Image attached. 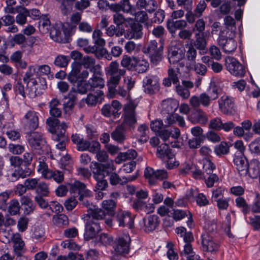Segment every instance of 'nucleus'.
<instances>
[{"mask_svg":"<svg viewBox=\"0 0 260 260\" xmlns=\"http://www.w3.org/2000/svg\"><path fill=\"white\" fill-rule=\"evenodd\" d=\"M49 112L51 116L46 121L48 131L52 134V139L57 143L55 145L56 148L63 151L66 149V143L68 140V137L65 135L68 126L65 122L59 124V121L57 119L61 115V108H51Z\"/></svg>","mask_w":260,"mask_h":260,"instance_id":"nucleus-1","label":"nucleus"},{"mask_svg":"<svg viewBox=\"0 0 260 260\" xmlns=\"http://www.w3.org/2000/svg\"><path fill=\"white\" fill-rule=\"evenodd\" d=\"M88 218L86 220L84 239L86 241L93 239L101 231L99 220L102 219L105 216V213L101 208H90L88 210Z\"/></svg>","mask_w":260,"mask_h":260,"instance_id":"nucleus-2","label":"nucleus"},{"mask_svg":"<svg viewBox=\"0 0 260 260\" xmlns=\"http://www.w3.org/2000/svg\"><path fill=\"white\" fill-rule=\"evenodd\" d=\"M122 34L127 39H138L142 37L143 26L138 22H133L130 18H125L122 14Z\"/></svg>","mask_w":260,"mask_h":260,"instance_id":"nucleus-3","label":"nucleus"},{"mask_svg":"<svg viewBox=\"0 0 260 260\" xmlns=\"http://www.w3.org/2000/svg\"><path fill=\"white\" fill-rule=\"evenodd\" d=\"M163 48L162 43L152 40L143 47L142 51L149 57L151 63L156 66L162 59Z\"/></svg>","mask_w":260,"mask_h":260,"instance_id":"nucleus-4","label":"nucleus"},{"mask_svg":"<svg viewBox=\"0 0 260 260\" xmlns=\"http://www.w3.org/2000/svg\"><path fill=\"white\" fill-rule=\"evenodd\" d=\"M137 105L133 102H129L125 106L124 118L121 124L126 129H134L137 119L135 109Z\"/></svg>","mask_w":260,"mask_h":260,"instance_id":"nucleus-5","label":"nucleus"},{"mask_svg":"<svg viewBox=\"0 0 260 260\" xmlns=\"http://www.w3.org/2000/svg\"><path fill=\"white\" fill-rule=\"evenodd\" d=\"M161 107V113L166 116L165 126L167 127L175 122L174 113L178 107V104L174 100L167 99L162 102Z\"/></svg>","mask_w":260,"mask_h":260,"instance_id":"nucleus-6","label":"nucleus"},{"mask_svg":"<svg viewBox=\"0 0 260 260\" xmlns=\"http://www.w3.org/2000/svg\"><path fill=\"white\" fill-rule=\"evenodd\" d=\"M234 37L230 34L229 37H227L224 35L223 31L221 32L219 35L218 39V45L222 47L225 52L230 53L236 50L237 43L234 40Z\"/></svg>","mask_w":260,"mask_h":260,"instance_id":"nucleus-7","label":"nucleus"},{"mask_svg":"<svg viewBox=\"0 0 260 260\" xmlns=\"http://www.w3.org/2000/svg\"><path fill=\"white\" fill-rule=\"evenodd\" d=\"M28 142L32 149L45 150L47 145L46 141L42 133H31L28 137Z\"/></svg>","mask_w":260,"mask_h":260,"instance_id":"nucleus-8","label":"nucleus"},{"mask_svg":"<svg viewBox=\"0 0 260 260\" xmlns=\"http://www.w3.org/2000/svg\"><path fill=\"white\" fill-rule=\"evenodd\" d=\"M225 66L227 70L233 76L242 77L245 74L244 67L235 58L229 57L226 59Z\"/></svg>","mask_w":260,"mask_h":260,"instance_id":"nucleus-9","label":"nucleus"},{"mask_svg":"<svg viewBox=\"0 0 260 260\" xmlns=\"http://www.w3.org/2000/svg\"><path fill=\"white\" fill-rule=\"evenodd\" d=\"M113 22L116 25H111L106 29V34L109 37L115 36L116 37L122 36V14L120 13H115L113 16Z\"/></svg>","mask_w":260,"mask_h":260,"instance_id":"nucleus-10","label":"nucleus"},{"mask_svg":"<svg viewBox=\"0 0 260 260\" xmlns=\"http://www.w3.org/2000/svg\"><path fill=\"white\" fill-rule=\"evenodd\" d=\"M131 238L127 235H123L115 241L114 249L116 252L119 254H127L129 250Z\"/></svg>","mask_w":260,"mask_h":260,"instance_id":"nucleus-11","label":"nucleus"},{"mask_svg":"<svg viewBox=\"0 0 260 260\" xmlns=\"http://www.w3.org/2000/svg\"><path fill=\"white\" fill-rule=\"evenodd\" d=\"M159 78L154 75L146 76L143 81V87L145 93L153 94L158 90Z\"/></svg>","mask_w":260,"mask_h":260,"instance_id":"nucleus-12","label":"nucleus"},{"mask_svg":"<svg viewBox=\"0 0 260 260\" xmlns=\"http://www.w3.org/2000/svg\"><path fill=\"white\" fill-rule=\"evenodd\" d=\"M201 239L202 250L203 251L214 252L218 251V244L213 240V237L208 233H203Z\"/></svg>","mask_w":260,"mask_h":260,"instance_id":"nucleus-13","label":"nucleus"},{"mask_svg":"<svg viewBox=\"0 0 260 260\" xmlns=\"http://www.w3.org/2000/svg\"><path fill=\"white\" fill-rule=\"evenodd\" d=\"M95 45L91 46H88L84 49V51L87 53H94L100 52L102 55H105V57L110 60L111 58L110 54L108 53L107 50L104 48L103 47L105 45V41L102 38H98L94 40Z\"/></svg>","mask_w":260,"mask_h":260,"instance_id":"nucleus-14","label":"nucleus"},{"mask_svg":"<svg viewBox=\"0 0 260 260\" xmlns=\"http://www.w3.org/2000/svg\"><path fill=\"white\" fill-rule=\"evenodd\" d=\"M220 111L224 114L231 115L235 111L233 99L227 95H223L218 101Z\"/></svg>","mask_w":260,"mask_h":260,"instance_id":"nucleus-15","label":"nucleus"},{"mask_svg":"<svg viewBox=\"0 0 260 260\" xmlns=\"http://www.w3.org/2000/svg\"><path fill=\"white\" fill-rule=\"evenodd\" d=\"M233 162L238 173L242 176L247 175L249 163L245 156L243 155H235Z\"/></svg>","mask_w":260,"mask_h":260,"instance_id":"nucleus-16","label":"nucleus"},{"mask_svg":"<svg viewBox=\"0 0 260 260\" xmlns=\"http://www.w3.org/2000/svg\"><path fill=\"white\" fill-rule=\"evenodd\" d=\"M210 104L209 95L206 92L202 93L199 95H193L189 99V104L193 109H199L201 105L208 107Z\"/></svg>","mask_w":260,"mask_h":260,"instance_id":"nucleus-17","label":"nucleus"},{"mask_svg":"<svg viewBox=\"0 0 260 260\" xmlns=\"http://www.w3.org/2000/svg\"><path fill=\"white\" fill-rule=\"evenodd\" d=\"M210 104L209 95L206 92L202 93L199 95H193L189 99V104L193 109H199L201 105L208 107Z\"/></svg>","mask_w":260,"mask_h":260,"instance_id":"nucleus-18","label":"nucleus"},{"mask_svg":"<svg viewBox=\"0 0 260 260\" xmlns=\"http://www.w3.org/2000/svg\"><path fill=\"white\" fill-rule=\"evenodd\" d=\"M31 174V170L26 165L22 164L16 168L14 171L8 175L10 181L15 182L19 178H24L30 176Z\"/></svg>","mask_w":260,"mask_h":260,"instance_id":"nucleus-19","label":"nucleus"},{"mask_svg":"<svg viewBox=\"0 0 260 260\" xmlns=\"http://www.w3.org/2000/svg\"><path fill=\"white\" fill-rule=\"evenodd\" d=\"M32 86L28 89V94L30 96H36L41 94L42 90L47 87L46 79L44 78H38L32 82Z\"/></svg>","mask_w":260,"mask_h":260,"instance_id":"nucleus-20","label":"nucleus"},{"mask_svg":"<svg viewBox=\"0 0 260 260\" xmlns=\"http://www.w3.org/2000/svg\"><path fill=\"white\" fill-rule=\"evenodd\" d=\"M100 144L97 141H89L83 138L80 143L77 145V149L81 151L89 150L90 152L96 153L100 150Z\"/></svg>","mask_w":260,"mask_h":260,"instance_id":"nucleus-21","label":"nucleus"},{"mask_svg":"<svg viewBox=\"0 0 260 260\" xmlns=\"http://www.w3.org/2000/svg\"><path fill=\"white\" fill-rule=\"evenodd\" d=\"M23 121L25 127L29 130H35L39 125L38 115L35 112L32 111H28L24 115Z\"/></svg>","mask_w":260,"mask_h":260,"instance_id":"nucleus-22","label":"nucleus"},{"mask_svg":"<svg viewBox=\"0 0 260 260\" xmlns=\"http://www.w3.org/2000/svg\"><path fill=\"white\" fill-rule=\"evenodd\" d=\"M70 190L71 192L78 193L79 197L80 195L85 197H91L92 192L86 188V185L79 181H75L73 183L69 184Z\"/></svg>","mask_w":260,"mask_h":260,"instance_id":"nucleus-23","label":"nucleus"},{"mask_svg":"<svg viewBox=\"0 0 260 260\" xmlns=\"http://www.w3.org/2000/svg\"><path fill=\"white\" fill-rule=\"evenodd\" d=\"M143 223L144 231L146 232L153 231L159 225V217L156 215H149L143 218Z\"/></svg>","mask_w":260,"mask_h":260,"instance_id":"nucleus-24","label":"nucleus"},{"mask_svg":"<svg viewBox=\"0 0 260 260\" xmlns=\"http://www.w3.org/2000/svg\"><path fill=\"white\" fill-rule=\"evenodd\" d=\"M111 137L114 141L122 144L127 139L126 129L121 124L118 125L111 133Z\"/></svg>","mask_w":260,"mask_h":260,"instance_id":"nucleus-25","label":"nucleus"},{"mask_svg":"<svg viewBox=\"0 0 260 260\" xmlns=\"http://www.w3.org/2000/svg\"><path fill=\"white\" fill-rule=\"evenodd\" d=\"M124 75H120L119 73H115L113 75H109L110 79L108 81V91L110 98H113L116 92V88L118 85L121 77Z\"/></svg>","mask_w":260,"mask_h":260,"instance_id":"nucleus-26","label":"nucleus"},{"mask_svg":"<svg viewBox=\"0 0 260 260\" xmlns=\"http://www.w3.org/2000/svg\"><path fill=\"white\" fill-rule=\"evenodd\" d=\"M188 118L190 121L193 124H205L208 121L206 114L201 109H198L195 112L192 113Z\"/></svg>","mask_w":260,"mask_h":260,"instance_id":"nucleus-27","label":"nucleus"},{"mask_svg":"<svg viewBox=\"0 0 260 260\" xmlns=\"http://www.w3.org/2000/svg\"><path fill=\"white\" fill-rule=\"evenodd\" d=\"M156 155L161 159H173L175 157L169 146L166 143L161 144L157 147Z\"/></svg>","mask_w":260,"mask_h":260,"instance_id":"nucleus-28","label":"nucleus"},{"mask_svg":"<svg viewBox=\"0 0 260 260\" xmlns=\"http://www.w3.org/2000/svg\"><path fill=\"white\" fill-rule=\"evenodd\" d=\"M207 35L195 34V40L192 45L196 49L203 53H206L207 51V41L205 39Z\"/></svg>","mask_w":260,"mask_h":260,"instance_id":"nucleus-29","label":"nucleus"},{"mask_svg":"<svg viewBox=\"0 0 260 260\" xmlns=\"http://www.w3.org/2000/svg\"><path fill=\"white\" fill-rule=\"evenodd\" d=\"M187 26L186 21L184 20H176L169 19L168 20L167 28L171 34L174 33L176 29H183Z\"/></svg>","mask_w":260,"mask_h":260,"instance_id":"nucleus-30","label":"nucleus"},{"mask_svg":"<svg viewBox=\"0 0 260 260\" xmlns=\"http://www.w3.org/2000/svg\"><path fill=\"white\" fill-rule=\"evenodd\" d=\"M90 167L94 179H100V178H105V174L106 173L104 171V167L102 165V164L92 162Z\"/></svg>","mask_w":260,"mask_h":260,"instance_id":"nucleus-31","label":"nucleus"},{"mask_svg":"<svg viewBox=\"0 0 260 260\" xmlns=\"http://www.w3.org/2000/svg\"><path fill=\"white\" fill-rule=\"evenodd\" d=\"M20 202L21 205L24 206V213L25 215H30L34 212L36 209V205L28 196H22L20 198Z\"/></svg>","mask_w":260,"mask_h":260,"instance_id":"nucleus-32","label":"nucleus"},{"mask_svg":"<svg viewBox=\"0 0 260 260\" xmlns=\"http://www.w3.org/2000/svg\"><path fill=\"white\" fill-rule=\"evenodd\" d=\"M16 12L18 15L16 17V22L20 25H23L26 22V18L30 16L29 11L22 6H17Z\"/></svg>","mask_w":260,"mask_h":260,"instance_id":"nucleus-33","label":"nucleus"},{"mask_svg":"<svg viewBox=\"0 0 260 260\" xmlns=\"http://www.w3.org/2000/svg\"><path fill=\"white\" fill-rule=\"evenodd\" d=\"M50 30V37L54 41L57 42H64V37L62 34L60 23L56 24Z\"/></svg>","mask_w":260,"mask_h":260,"instance_id":"nucleus-34","label":"nucleus"},{"mask_svg":"<svg viewBox=\"0 0 260 260\" xmlns=\"http://www.w3.org/2000/svg\"><path fill=\"white\" fill-rule=\"evenodd\" d=\"M116 202L115 200L109 199L104 200L102 203V207L104 210L102 209L105 213L111 216H113L115 214Z\"/></svg>","mask_w":260,"mask_h":260,"instance_id":"nucleus-35","label":"nucleus"},{"mask_svg":"<svg viewBox=\"0 0 260 260\" xmlns=\"http://www.w3.org/2000/svg\"><path fill=\"white\" fill-rule=\"evenodd\" d=\"M149 67V63L146 59L136 57L135 67L134 68L133 71H136L138 73H143L147 71Z\"/></svg>","mask_w":260,"mask_h":260,"instance_id":"nucleus-36","label":"nucleus"},{"mask_svg":"<svg viewBox=\"0 0 260 260\" xmlns=\"http://www.w3.org/2000/svg\"><path fill=\"white\" fill-rule=\"evenodd\" d=\"M60 26L61 27L63 37H64V41L66 42L75 32L76 28V25H73L72 24L67 22L64 23H60Z\"/></svg>","mask_w":260,"mask_h":260,"instance_id":"nucleus-37","label":"nucleus"},{"mask_svg":"<svg viewBox=\"0 0 260 260\" xmlns=\"http://www.w3.org/2000/svg\"><path fill=\"white\" fill-rule=\"evenodd\" d=\"M119 64L117 61H112L106 69V74L109 75L118 73L120 75H125L126 73L125 70L119 69Z\"/></svg>","mask_w":260,"mask_h":260,"instance_id":"nucleus-38","label":"nucleus"},{"mask_svg":"<svg viewBox=\"0 0 260 260\" xmlns=\"http://www.w3.org/2000/svg\"><path fill=\"white\" fill-rule=\"evenodd\" d=\"M53 223L59 228H64L69 224V219L67 215L64 214H60L54 215L52 217Z\"/></svg>","mask_w":260,"mask_h":260,"instance_id":"nucleus-39","label":"nucleus"},{"mask_svg":"<svg viewBox=\"0 0 260 260\" xmlns=\"http://www.w3.org/2000/svg\"><path fill=\"white\" fill-rule=\"evenodd\" d=\"M90 91H94L95 89H101L104 86V80L101 77H92L88 80Z\"/></svg>","mask_w":260,"mask_h":260,"instance_id":"nucleus-40","label":"nucleus"},{"mask_svg":"<svg viewBox=\"0 0 260 260\" xmlns=\"http://www.w3.org/2000/svg\"><path fill=\"white\" fill-rule=\"evenodd\" d=\"M133 207L137 210H143L148 213L153 212L154 209L152 204H149V209H147V204L140 199H138L134 203Z\"/></svg>","mask_w":260,"mask_h":260,"instance_id":"nucleus-41","label":"nucleus"},{"mask_svg":"<svg viewBox=\"0 0 260 260\" xmlns=\"http://www.w3.org/2000/svg\"><path fill=\"white\" fill-rule=\"evenodd\" d=\"M108 175L109 176L110 183L112 185H123L126 183V179L125 177L120 178L119 176L115 172H111Z\"/></svg>","mask_w":260,"mask_h":260,"instance_id":"nucleus-42","label":"nucleus"},{"mask_svg":"<svg viewBox=\"0 0 260 260\" xmlns=\"http://www.w3.org/2000/svg\"><path fill=\"white\" fill-rule=\"evenodd\" d=\"M224 23L226 29L230 31V35L235 36L237 28L235 19L230 16H226L224 19Z\"/></svg>","mask_w":260,"mask_h":260,"instance_id":"nucleus-43","label":"nucleus"},{"mask_svg":"<svg viewBox=\"0 0 260 260\" xmlns=\"http://www.w3.org/2000/svg\"><path fill=\"white\" fill-rule=\"evenodd\" d=\"M136 57H137L134 56H128L127 55H124L121 61V66L128 70L133 71L134 68L135 67Z\"/></svg>","mask_w":260,"mask_h":260,"instance_id":"nucleus-44","label":"nucleus"},{"mask_svg":"<svg viewBox=\"0 0 260 260\" xmlns=\"http://www.w3.org/2000/svg\"><path fill=\"white\" fill-rule=\"evenodd\" d=\"M219 87L214 81H211L208 89L210 101L215 100L218 96Z\"/></svg>","mask_w":260,"mask_h":260,"instance_id":"nucleus-45","label":"nucleus"},{"mask_svg":"<svg viewBox=\"0 0 260 260\" xmlns=\"http://www.w3.org/2000/svg\"><path fill=\"white\" fill-rule=\"evenodd\" d=\"M53 180L57 183H61L64 180L63 173L59 170L52 171L48 172L46 179Z\"/></svg>","mask_w":260,"mask_h":260,"instance_id":"nucleus-46","label":"nucleus"},{"mask_svg":"<svg viewBox=\"0 0 260 260\" xmlns=\"http://www.w3.org/2000/svg\"><path fill=\"white\" fill-rule=\"evenodd\" d=\"M95 93L96 94V95L92 93H89L88 94L87 97L86 99V103L88 106H95L98 102L99 98L104 94L103 91L100 89H96Z\"/></svg>","mask_w":260,"mask_h":260,"instance_id":"nucleus-47","label":"nucleus"},{"mask_svg":"<svg viewBox=\"0 0 260 260\" xmlns=\"http://www.w3.org/2000/svg\"><path fill=\"white\" fill-rule=\"evenodd\" d=\"M70 61V56L58 55L55 57L53 63L57 67L66 68L68 66Z\"/></svg>","mask_w":260,"mask_h":260,"instance_id":"nucleus-48","label":"nucleus"},{"mask_svg":"<svg viewBox=\"0 0 260 260\" xmlns=\"http://www.w3.org/2000/svg\"><path fill=\"white\" fill-rule=\"evenodd\" d=\"M205 22L203 19H198L195 23L192 28V31L196 32L195 34L208 35V31H205Z\"/></svg>","mask_w":260,"mask_h":260,"instance_id":"nucleus-49","label":"nucleus"},{"mask_svg":"<svg viewBox=\"0 0 260 260\" xmlns=\"http://www.w3.org/2000/svg\"><path fill=\"white\" fill-rule=\"evenodd\" d=\"M39 30L43 34L47 33L50 29V22L46 16L41 18L39 21L38 25Z\"/></svg>","mask_w":260,"mask_h":260,"instance_id":"nucleus-50","label":"nucleus"},{"mask_svg":"<svg viewBox=\"0 0 260 260\" xmlns=\"http://www.w3.org/2000/svg\"><path fill=\"white\" fill-rule=\"evenodd\" d=\"M186 52V56L188 61H190L189 64L195 63L196 58L197 54L196 49L191 45H188Z\"/></svg>","mask_w":260,"mask_h":260,"instance_id":"nucleus-51","label":"nucleus"},{"mask_svg":"<svg viewBox=\"0 0 260 260\" xmlns=\"http://www.w3.org/2000/svg\"><path fill=\"white\" fill-rule=\"evenodd\" d=\"M187 67L189 70H193L197 74L202 76H204L207 72L206 66L200 63L190 64Z\"/></svg>","mask_w":260,"mask_h":260,"instance_id":"nucleus-52","label":"nucleus"},{"mask_svg":"<svg viewBox=\"0 0 260 260\" xmlns=\"http://www.w3.org/2000/svg\"><path fill=\"white\" fill-rule=\"evenodd\" d=\"M257 162V160H254L251 161L249 164L247 174L251 178H256L259 174V171Z\"/></svg>","mask_w":260,"mask_h":260,"instance_id":"nucleus-53","label":"nucleus"},{"mask_svg":"<svg viewBox=\"0 0 260 260\" xmlns=\"http://www.w3.org/2000/svg\"><path fill=\"white\" fill-rule=\"evenodd\" d=\"M155 171L151 167H148L145 168L144 171V176L148 179L149 183L150 185H154L156 184L157 180L155 179Z\"/></svg>","mask_w":260,"mask_h":260,"instance_id":"nucleus-54","label":"nucleus"},{"mask_svg":"<svg viewBox=\"0 0 260 260\" xmlns=\"http://www.w3.org/2000/svg\"><path fill=\"white\" fill-rule=\"evenodd\" d=\"M214 152L218 156L228 154L229 152L228 144L226 142H221L220 144L214 147Z\"/></svg>","mask_w":260,"mask_h":260,"instance_id":"nucleus-55","label":"nucleus"},{"mask_svg":"<svg viewBox=\"0 0 260 260\" xmlns=\"http://www.w3.org/2000/svg\"><path fill=\"white\" fill-rule=\"evenodd\" d=\"M8 212L11 215H15L19 213L20 206L17 200H12L8 207Z\"/></svg>","mask_w":260,"mask_h":260,"instance_id":"nucleus-56","label":"nucleus"},{"mask_svg":"<svg viewBox=\"0 0 260 260\" xmlns=\"http://www.w3.org/2000/svg\"><path fill=\"white\" fill-rule=\"evenodd\" d=\"M181 58L182 55L180 53H178V50L171 49L169 51L168 59L171 64H175L181 59Z\"/></svg>","mask_w":260,"mask_h":260,"instance_id":"nucleus-57","label":"nucleus"},{"mask_svg":"<svg viewBox=\"0 0 260 260\" xmlns=\"http://www.w3.org/2000/svg\"><path fill=\"white\" fill-rule=\"evenodd\" d=\"M235 202L237 207L242 208V212L244 214L249 212L250 208L243 198L240 197L237 198Z\"/></svg>","mask_w":260,"mask_h":260,"instance_id":"nucleus-58","label":"nucleus"},{"mask_svg":"<svg viewBox=\"0 0 260 260\" xmlns=\"http://www.w3.org/2000/svg\"><path fill=\"white\" fill-rule=\"evenodd\" d=\"M37 195H41V196L46 197L49 193V189L48 185L44 182L39 183L36 189Z\"/></svg>","mask_w":260,"mask_h":260,"instance_id":"nucleus-59","label":"nucleus"},{"mask_svg":"<svg viewBox=\"0 0 260 260\" xmlns=\"http://www.w3.org/2000/svg\"><path fill=\"white\" fill-rule=\"evenodd\" d=\"M148 131V127L145 124H141L138 128V131L140 133V139L139 141L141 143H146L148 140L146 132Z\"/></svg>","mask_w":260,"mask_h":260,"instance_id":"nucleus-60","label":"nucleus"},{"mask_svg":"<svg viewBox=\"0 0 260 260\" xmlns=\"http://www.w3.org/2000/svg\"><path fill=\"white\" fill-rule=\"evenodd\" d=\"M95 63V59L88 55L84 56L81 59L80 65L84 66L86 69H89V68L93 67Z\"/></svg>","mask_w":260,"mask_h":260,"instance_id":"nucleus-61","label":"nucleus"},{"mask_svg":"<svg viewBox=\"0 0 260 260\" xmlns=\"http://www.w3.org/2000/svg\"><path fill=\"white\" fill-rule=\"evenodd\" d=\"M203 174L206 173L207 175L212 173L215 169V166L209 159H206L203 162Z\"/></svg>","mask_w":260,"mask_h":260,"instance_id":"nucleus-62","label":"nucleus"},{"mask_svg":"<svg viewBox=\"0 0 260 260\" xmlns=\"http://www.w3.org/2000/svg\"><path fill=\"white\" fill-rule=\"evenodd\" d=\"M77 92L81 94H84L87 92L88 90L90 91V85L88 82L87 83L84 81H79L77 84Z\"/></svg>","mask_w":260,"mask_h":260,"instance_id":"nucleus-63","label":"nucleus"},{"mask_svg":"<svg viewBox=\"0 0 260 260\" xmlns=\"http://www.w3.org/2000/svg\"><path fill=\"white\" fill-rule=\"evenodd\" d=\"M249 149L252 153L260 154V138L252 142L249 146Z\"/></svg>","mask_w":260,"mask_h":260,"instance_id":"nucleus-64","label":"nucleus"}]
</instances>
